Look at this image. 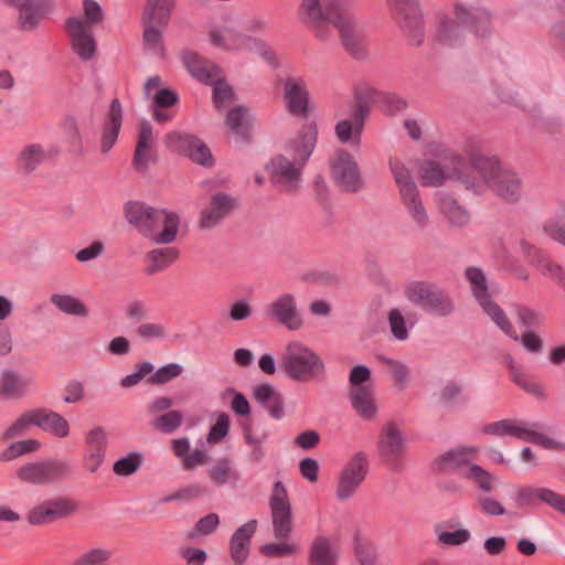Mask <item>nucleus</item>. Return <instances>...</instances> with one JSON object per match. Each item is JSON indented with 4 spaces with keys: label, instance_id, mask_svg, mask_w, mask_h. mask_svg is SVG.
I'll list each match as a JSON object with an SVG mask.
<instances>
[{
    "label": "nucleus",
    "instance_id": "338daca9",
    "mask_svg": "<svg viewBox=\"0 0 565 565\" xmlns=\"http://www.w3.org/2000/svg\"><path fill=\"white\" fill-rule=\"evenodd\" d=\"M352 119H354L352 117ZM335 135L342 143H348L351 140L355 145L360 143L361 137L358 139L355 136V120L342 119L335 125Z\"/></svg>",
    "mask_w": 565,
    "mask_h": 565
},
{
    "label": "nucleus",
    "instance_id": "423d86ee",
    "mask_svg": "<svg viewBox=\"0 0 565 565\" xmlns=\"http://www.w3.org/2000/svg\"><path fill=\"white\" fill-rule=\"evenodd\" d=\"M175 0H147L140 22L143 49L154 55H164L163 32L167 29Z\"/></svg>",
    "mask_w": 565,
    "mask_h": 565
},
{
    "label": "nucleus",
    "instance_id": "e433bc0d",
    "mask_svg": "<svg viewBox=\"0 0 565 565\" xmlns=\"http://www.w3.org/2000/svg\"><path fill=\"white\" fill-rule=\"evenodd\" d=\"M349 397L353 409L364 420H371L377 413L373 387L350 388Z\"/></svg>",
    "mask_w": 565,
    "mask_h": 565
},
{
    "label": "nucleus",
    "instance_id": "1a4fd4ad",
    "mask_svg": "<svg viewBox=\"0 0 565 565\" xmlns=\"http://www.w3.org/2000/svg\"><path fill=\"white\" fill-rule=\"evenodd\" d=\"M466 278L470 282L472 294L483 311L508 337L518 341L516 332L505 312L491 299L484 273L479 267H468Z\"/></svg>",
    "mask_w": 565,
    "mask_h": 565
},
{
    "label": "nucleus",
    "instance_id": "7c9ffc66",
    "mask_svg": "<svg viewBox=\"0 0 565 565\" xmlns=\"http://www.w3.org/2000/svg\"><path fill=\"white\" fill-rule=\"evenodd\" d=\"M34 426L58 438L70 435L68 422L58 413L49 408L32 409Z\"/></svg>",
    "mask_w": 565,
    "mask_h": 565
},
{
    "label": "nucleus",
    "instance_id": "2eb2a0df",
    "mask_svg": "<svg viewBox=\"0 0 565 565\" xmlns=\"http://www.w3.org/2000/svg\"><path fill=\"white\" fill-rule=\"evenodd\" d=\"M395 12L399 26L414 45L424 41V23L422 12L416 0H387Z\"/></svg>",
    "mask_w": 565,
    "mask_h": 565
},
{
    "label": "nucleus",
    "instance_id": "6e6d98bb",
    "mask_svg": "<svg viewBox=\"0 0 565 565\" xmlns=\"http://www.w3.org/2000/svg\"><path fill=\"white\" fill-rule=\"evenodd\" d=\"M227 51H248L253 52V44L256 38L242 34L235 30L226 29Z\"/></svg>",
    "mask_w": 565,
    "mask_h": 565
},
{
    "label": "nucleus",
    "instance_id": "de8ad7c7",
    "mask_svg": "<svg viewBox=\"0 0 565 565\" xmlns=\"http://www.w3.org/2000/svg\"><path fill=\"white\" fill-rule=\"evenodd\" d=\"M41 444L36 439H24L19 440L10 444L1 454H0V460L1 461H11L13 459H17L18 457L35 452L40 448Z\"/></svg>",
    "mask_w": 565,
    "mask_h": 565
},
{
    "label": "nucleus",
    "instance_id": "c9c22d12",
    "mask_svg": "<svg viewBox=\"0 0 565 565\" xmlns=\"http://www.w3.org/2000/svg\"><path fill=\"white\" fill-rule=\"evenodd\" d=\"M152 143V126L149 121L143 120L140 124L137 145L132 158V167L137 171L146 170L148 168Z\"/></svg>",
    "mask_w": 565,
    "mask_h": 565
},
{
    "label": "nucleus",
    "instance_id": "39448f33",
    "mask_svg": "<svg viewBox=\"0 0 565 565\" xmlns=\"http://www.w3.org/2000/svg\"><path fill=\"white\" fill-rule=\"evenodd\" d=\"M75 472L72 459L46 458L23 463L15 470L14 478L25 484L51 486L73 479Z\"/></svg>",
    "mask_w": 565,
    "mask_h": 565
},
{
    "label": "nucleus",
    "instance_id": "72a5a7b5",
    "mask_svg": "<svg viewBox=\"0 0 565 565\" xmlns=\"http://www.w3.org/2000/svg\"><path fill=\"white\" fill-rule=\"evenodd\" d=\"M32 380L23 379L17 371L4 369L0 374V397L4 399H18L26 395Z\"/></svg>",
    "mask_w": 565,
    "mask_h": 565
},
{
    "label": "nucleus",
    "instance_id": "680f3d73",
    "mask_svg": "<svg viewBox=\"0 0 565 565\" xmlns=\"http://www.w3.org/2000/svg\"><path fill=\"white\" fill-rule=\"evenodd\" d=\"M388 323L393 337L399 341L408 338V330L405 318L397 308H393L388 312Z\"/></svg>",
    "mask_w": 565,
    "mask_h": 565
},
{
    "label": "nucleus",
    "instance_id": "4d7b16f0",
    "mask_svg": "<svg viewBox=\"0 0 565 565\" xmlns=\"http://www.w3.org/2000/svg\"><path fill=\"white\" fill-rule=\"evenodd\" d=\"M218 524V515L216 513H209L196 521L194 527L188 533V539L194 540L200 535H210L216 530Z\"/></svg>",
    "mask_w": 565,
    "mask_h": 565
},
{
    "label": "nucleus",
    "instance_id": "ea45409f",
    "mask_svg": "<svg viewBox=\"0 0 565 565\" xmlns=\"http://www.w3.org/2000/svg\"><path fill=\"white\" fill-rule=\"evenodd\" d=\"M435 396L437 404L449 411L465 406L469 401L468 396L463 394L462 385L456 382H448Z\"/></svg>",
    "mask_w": 565,
    "mask_h": 565
},
{
    "label": "nucleus",
    "instance_id": "7ed1b4c3",
    "mask_svg": "<svg viewBox=\"0 0 565 565\" xmlns=\"http://www.w3.org/2000/svg\"><path fill=\"white\" fill-rule=\"evenodd\" d=\"M353 6V0H301L297 17L318 40L327 41L332 36L340 17Z\"/></svg>",
    "mask_w": 565,
    "mask_h": 565
},
{
    "label": "nucleus",
    "instance_id": "052dcab7",
    "mask_svg": "<svg viewBox=\"0 0 565 565\" xmlns=\"http://www.w3.org/2000/svg\"><path fill=\"white\" fill-rule=\"evenodd\" d=\"M183 371L179 363H169L158 369L149 379L151 384H166L178 377Z\"/></svg>",
    "mask_w": 565,
    "mask_h": 565
},
{
    "label": "nucleus",
    "instance_id": "4468645a",
    "mask_svg": "<svg viewBox=\"0 0 565 565\" xmlns=\"http://www.w3.org/2000/svg\"><path fill=\"white\" fill-rule=\"evenodd\" d=\"M77 503L67 497H55L33 507L26 515L31 525L51 524L71 518L77 511Z\"/></svg>",
    "mask_w": 565,
    "mask_h": 565
},
{
    "label": "nucleus",
    "instance_id": "ddd939ff",
    "mask_svg": "<svg viewBox=\"0 0 565 565\" xmlns=\"http://www.w3.org/2000/svg\"><path fill=\"white\" fill-rule=\"evenodd\" d=\"M269 508L275 537L277 540L288 539L292 531V509L282 481H276L273 484Z\"/></svg>",
    "mask_w": 565,
    "mask_h": 565
},
{
    "label": "nucleus",
    "instance_id": "20e7f679",
    "mask_svg": "<svg viewBox=\"0 0 565 565\" xmlns=\"http://www.w3.org/2000/svg\"><path fill=\"white\" fill-rule=\"evenodd\" d=\"M279 366L296 382L313 381L326 372V364L320 355L300 341H291L286 345Z\"/></svg>",
    "mask_w": 565,
    "mask_h": 565
},
{
    "label": "nucleus",
    "instance_id": "774afa93",
    "mask_svg": "<svg viewBox=\"0 0 565 565\" xmlns=\"http://www.w3.org/2000/svg\"><path fill=\"white\" fill-rule=\"evenodd\" d=\"M230 430V416L226 413L218 415L216 423L211 427L207 435L209 443H220Z\"/></svg>",
    "mask_w": 565,
    "mask_h": 565
},
{
    "label": "nucleus",
    "instance_id": "c85d7f7f",
    "mask_svg": "<svg viewBox=\"0 0 565 565\" xmlns=\"http://www.w3.org/2000/svg\"><path fill=\"white\" fill-rule=\"evenodd\" d=\"M257 530V520H249L241 525L231 536L230 553L231 558L236 565L246 562L250 551L252 537Z\"/></svg>",
    "mask_w": 565,
    "mask_h": 565
},
{
    "label": "nucleus",
    "instance_id": "8fccbe9b",
    "mask_svg": "<svg viewBox=\"0 0 565 565\" xmlns=\"http://www.w3.org/2000/svg\"><path fill=\"white\" fill-rule=\"evenodd\" d=\"M143 462L142 454L132 451L115 461L113 470L117 476L128 477L136 473Z\"/></svg>",
    "mask_w": 565,
    "mask_h": 565
},
{
    "label": "nucleus",
    "instance_id": "6ab92c4d",
    "mask_svg": "<svg viewBox=\"0 0 565 565\" xmlns=\"http://www.w3.org/2000/svg\"><path fill=\"white\" fill-rule=\"evenodd\" d=\"M66 33L71 40L72 50L82 61H90L96 53V41L92 28L81 18L70 17L65 20Z\"/></svg>",
    "mask_w": 565,
    "mask_h": 565
},
{
    "label": "nucleus",
    "instance_id": "c756f323",
    "mask_svg": "<svg viewBox=\"0 0 565 565\" xmlns=\"http://www.w3.org/2000/svg\"><path fill=\"white\" fill-rule=\"evenodd\" d=\"M455 13L460 23L477 36L483 38L490 33V13L487 10L480 8L467 9L457 4Z\"/></svg>",
    "mask_w": 565,
    "mask_h": 565
},
{
    "label": "nucleus",
    "instance_id": "473e14b6",
    "mask_svg": "<svg viewBox=\"0 0 565 565\" xmlns=\"http://www.w3.org/2000/svg\"><path fill=\"white\" fill-rule=\"evenodd\" d=\"M253 397L259 405L267 409L268 414L274 419L284 417V397L271 384L263 383L255 386Z\"/></svg>",
    "mask_w": 565,
    "mask_h": 565
},
{
    "label": "nucleus",
    "instance_id": "5701e85b",
    "mask_svg": "<svg viewBox=\"0 0 565 565\" xmlns=\"http://www.w3.org/2000/svg\"><path fill=\"white\" fill-rule=\"evenodd\" d=\"M284 100L287 111L295 117L306 118L309 114V92L300 77H287L284 82Z\"/></svg>",
    "mask_w": 565,
    "mask_h": 565
},
{
    "label": "nucleus",
    "instance_id": "79ce46f5",
    "mask_svg": "<svg viewBox=\"0 0 565 565\" xmlns=\"http://www.w3.org/2000/svg\"><path fill=\"white\" fill-rule=\"evenodd\" d=\"M401 201L408 212L412 220L419 228H425L429 223V217L419 195V190L401 194Z\"/></svg>",
    "mask_w": 565,
    "mask_h": 565
},
{
    "label": "nucleus",
    "instance_id": "bf43d9fd",
    "mask_svg": "<svg viewBox=\"0 0 565 565\" xmlns=\"http://www.w3.org/2000/svg\"><path fill=\"white\" fill-rule=\"evenodd\" d=\"M30 426H34L32 411L24 412L8 429L4 430L2 438L8 440L21 436Z\"/></svg>",
    "mask_w": 565,
    "mask_h": 565
},
{
    "label": "nucleus",
    "instance_id": "4c0bfd02",
    "mask_svg": "<svg viewBox=\"0 0 565 565\" xmlns=\"http://www.w3.org/2000/svg\"><path fill=\"white\" fill-rule=\"evenodd\" d=\"M438 203L440 212L451 226L461 228L470 222V213L451 194L439 193Z\"/></svg>",
    "mask_w": 565,
    "mask_h": 565
},
{
    "label": "nucleus",
    "instance_id": "9d476101",
    "mask_svg": "<svg viewBox=\"0 0 565 565\" xmlns=\"http://www.w3.org/2000/svg\"><path fill=\"white\" fill-rule=\"evenodd\" d=\"M370 470V462L366 452L353 454L341 469L335 489V497L339 501L350 500L362 486Z\"/></svg>",
    "mask_w": 565,
    "mask_h": 565
},
{
    "label": "nucleus",
    "instance_id": "9b49d317",
    "mask_svg": "<svg viewBox=\"0 0 565 565\" xmlns=\"http://www.w3.org/2000/svg\"><path fill=\"white\" fill-rule=\"evenodd\" d=\"M164 143L171 151L188 157L199 166L211 168L215 163L210 148L195 135L171 131L166 136Z\"/></svg>",
    "mask_w": 565,
    "mask_h": 565
},
{
    "label": "nucleus",
    "instance_id": "37998d69",
    "mask_svg": "<svg viewBox=\"0 0 565 565\" xmlns=\"http://www.w3.org/2000/svg\"><path fill=\"white\" fill-rule=\"evenodd\" d=\"M462 28L457 21L450 20L445 17L439 22V26L436 33V40L445 46H457L461 43Z\"/></svg>",
    "mask_w": 565,
    "mask_h": 565
},
{
    "label": "nucleus",
    "instance_id": "a878e982",
    "mask_svg": "<svg viewBox=\"0 0 565 565\" xmlns=\"http://www.w3.org/2000/svg\"><path fill=\"white\" fill-rule=\"evenodd\" d=\"M563 499L564 495L558 494L548 488L524 486L515 493L514 502L518 508H532L537 502H543L561 513Z\"/></svg>",
    "mask_w": 565,
    "mask_h": 565
},
{
    "label": "nucleus",
    "instance_id": "e2e57ef3",
    "mask_svg": "<svg viewBox=\"0 0 565 565\" xmlns=\"http://www.w3.org/2000/svg\"><path fill=\"white\" fill-rule=\"evenodd\" d=\"M153 371V365L149 361H143L136 365V371L128 374L120 380V386L122 388H131L138 385L146 375Z\"/></svg>",
    "mask_w": 565,
    "mask_h": 565
},
{
    "label": "nucleus",
    "instance_id": "f704fd0d",
    "mask_svg": "<svg viewBox=\"0 0 565 565\" xmlns=\"http://www.w3.org/2000/svg\"><path fill=\"white\" fill-rule=\"evenodd\" d=\"M457 160H460L462 162L463 171L466 173H471L470 167L468 168L460 157L452 158V170L448 174H446L445 170L443 169L439 162L434 160H426L422 163L419 168L422 184L424 186H439L444 183L446 178L452 180L450 178V174L455 171L456 167H459L458 163L456 162Z\"/></svg>",
    "mask_w": 565,
    "mask_h": 565
},
{
    "label": "nucleus",
    "instance_id": "6e6552de",
    "mask_svg": "<svg viewBox=\"0 0 565 565\" xmlns=\"http://www.w3.org/2000/svg\"><path fill=\"white\" fill-rule=\"evenodd\" d=\"M372 104H380L382 111L388 116L404 111L408 106L407 100L395 93L380 92L371 86L356 88L352 117L355 120V136L358 139L362 135L365 118Z\"/></svg>",
    "mask_w": 565,
    "mask_h": 565
},
{
    "label": "nucleus",
    "instance_id": "f257e3e1",
    "mask_svg": "<svg viewBox=\"0 0 565 565\" xmlns=\"http://www.w3.org/2000/svg\"><path fill=\"white\" fill-rule=\"evenodd\" d=\"M456 162L459 167L455 168L450 178L459 182L466 190L475 194H481L487 188H490L497 195L508 202L519 201L522 181L515 172L503 169L497 157H488L479 151L471 152V173L463 171V164L460 160Z\"/></svg>",
    "mask_w": 565,
    "mask_h": 565
},
{
    "label": "nucleus",
    "instance_id": "f3484780",
    "mask_svg": "<svg viewBox=\"0 0 565 565\" xmlns=\"http://www.w3.org/2000/svg\"><path fill=\"white\" fill-rule=\"evenodd\" d=\"M266 316L290 331H298L303 320L298 309L296 297L285 292L277 296L265 309Z\"/></svg>",
    "mask_w": 565,
    "mask_h": 565
},
{
    "label": "nucleus",
    "instance_id": "0e129e2a",
    "mask_svg": "<svg viewBox=\"0 0 565 565\" xmlns=\"http://www.w3.org/2000/svg\"><path fill=\"white\" fill-rule=\"evenodd\" d=\"M135 331L145 341L163 340L167 337L166 328L160 323L145 322L139 324Z\"/></svg>",
    "mask_w": 565,
    "mask_h": 565
},
{
    "label": "nucleus",
    "instance_id": "b1692460",
    "mask_svg": "<svg viewBox=\"0 0 565 565\" xmlns=\"http://www.w3.org/2000/svg\"><path fill=\"white\" fill-rule=\"evenodd\" d=\"M180 60L189 74L203 84H212L216 77L222 75L220 66L195 51L182 50L180 52Z\"/></svg>",
    "mask_w": 565,
    "mask_h": 565
},
{
    "label": "nucleus",
    "instance_id": "69168bd1",
    "mask_svg": "<svg viewBox=\"0 0 565 565\" xmlns=\"http://www.w3.org/2000/svg\"><path fill=\"white\" fill-rule=\"evenodd\" d=\"M471 537L467 529H459L452 532L441 531L438 533V543L447 546H458L468 542Z\"/></svg>",
    "mask_w": 565,
    "mask_h": 565
},
{
    "label": "nucleus",
    "instance_id": "5fc2aeb1",
    "mask_svg": "<svg viewBox=\"0 0 565 565\" xmlns=\"http://www.w3.org/2000/svg\"><path fill=\"white\" fill-rule=\"evenodd\" d=\"M183 420V414L180 411H170L157 417L152 423V428L163 434H171L177 430Z\"/></svg>",
    "mask_w": 565,
    "mask_h": 565
},
{
    "label": "nucleus",
    "instance_id": "cd10ccee",
    "mask_svg": "<svg viewBox=\"0 0 565 565\" xmlns=\"http://www.w3.org/2000/svg\"><path fill=\"white\" fill-rule=\"evenodd\" d=\"M124 119V111L118 98H114L110 103L109 110L102 125L100 131V152L107 153L115 146Z\"/></svg>",
    "mask_w": 565,
    "mask_h": 565
},
{
    "label": "nucleus",
    "instance_id": "4be33fe9",
    "mask_svg": "<svg viewBox=\"0 0 565 565\" xmlns=\"http://www.w3.org/2000/svg\"><path fill=\"white\" fill-rule=\"evenodd\" d=\"M317 125L315 122L303 127L299 134L287 141L285 154L296 164L305 168L317 143Z\"/></svg>",
    "mask_w": 565,
    "mask_h": 565
},
{
    "label": "nucleus",
    "instance_id": "0eeeda50",
    "mask_svg": "<svg viewBox=\"0 0 565 565\" xmlns=\"http://www.w3.org/2000/svg\"><path fill=\"white\" fill-rule=\"evenodd\" d=\"M406 299L427 315L446 318L456 310V305L448 291L428 280H415L405 287Z\"/></svg>",
    "mask_w": 565,
    "mask_h": 565
},
{
    "label": "nucleus",
    "instance_id": "603ef678",
    "mask_svg": "<svg viewBox=\"0 0 565 565\" xmlns=\"http://www.w3.org/2000/svg\"><path fill=\"white\" fill-rule=\"evenodd\" d=\"M211 85L213 86L212 100L214 107L220 110L224 109L235 98L233 87L225 82L222 75L216 77Z\"/></svg>",
    "mask_w": 565,
    "mask_h": 565
},
{
    "label": "nucleus",
    "instance_id": "f8f14e48",
    "mask_svg": "<svg viewBox=\"0 0 565 565\" xmlns=\"http://www.w3.org/2000/svg\"><path fill=\"white\" fill-rule=\"evenodd\" d=\"M331 175L335 185L343 192L356 193L364 188V181L354 157L340 149L330 162Z\"/></svg>",
    "mask_w": 565,
    "mask_h": 565
},
{
    "label": "nucleus",
    "instance_id": "393cba45",
    "mask_svg": "<svg viewBox=\"0 0 565 565\" xmlns=\"http://www.w3.org/2000/svg\"><path fill=\"white\" fill-rule=\"evenodd\" d=\"M471 450L467 448L449 449L436 457L431 462V470L440 475H461L472 465Z\"/></svg>",
    "mask_w": 565,
    "mask_h": 565
},
{
    "label": "nucleus",
    "instance_id": "aec40b11",
    "mask_svg": "<svg viewBox=\"0 0 565 565\" xmlns=\"http://www.w3.org/2000/svg\"><path fill=\"white\" fill-rule=\"evenodd\" d=\"M333 28L338 29L343 47L353 58L366 56L365 36L351 10L345 11Z\"/></svg>",
    "mask_w": 565,
    "mask_h": 565
},
{
    "label": "nucleus",
    "instance_id": "c03bdc74",
    "mask_svg": "<svg viewBox=\"0 0 565 565\" xmlns=\"http://www.w3.org/2000/svg\"><path fill=\"white\" fill-rule=\"evenodd\" d=\"M50 300L60 311L66 315L82 318H86L89 315V310L86 305L72 295L55 294L51 296Z\"/></svg>",
    "mask_w": 565,
    "mask_h": 565
},
{
    "label": "nucleus",
    "instance_id": "dca6fc26",
    "mask_svg": "<svg viewBox=\"0 0 565 565\" xmlns=\"http://www.w3.org/2000/svg\"><path fill=\"white\" fill-rule=\"evenodd\" d=\"M270 182L282 191L295 192L298 189L303 168L291 161L286 154L273 157L265 166Z\"/></svg>",
    "mask_w": 565,
    "mask_h": 565
},
{
    "label": "nucleus",
    "instance_id": "a211bd4d",
    "mask_svg": "<svg viewBox=\"0 0 565 565\" xmlns=\"http://www.w3.org/2000/svg\"><path fill=\"white\" fill-rule=\"evenodd\" d=\"M405 450L403 434L393 422L382 428L379 441V451L382 461L392 471H399L403 467L402 456Z\"/></svg>",
    "mask_w": 565,
    "mask_h": 565
},
{
    "label": "nucleus",
    "instance_id": "a19ab883",
    "mask_svg": "<svg viewBox=\"0 0 565 565\" xmlns=\"http://www.w3.org/2000/svg\"><path fill=\"white\" fill-rule=\"evenodd\" d=\"M179 249L175 247H160L151 249L146 255V260L150 263L146 268V273L153 275L156 273L163 271L179 258Z\"/></svg>",
    "mask_w": 565,
    "mask_h": 565
},
{
    "label": "nucleus",
    "instance_id": "f03ea898",
    "mask_svg": "<svg viewBox=\"0 0 565 565\" xmlns=\"http://www.w3.org/2000/svg\"><path fill=\"white\" fill-rule=\"evenodd\" d=\"M124 216L140 235L157 244H170L177 238L180 217L174 212L160 210L141 201H128Z\"/></svg>",
    "mask_w": 565,
    "mask_h": 565
},
{
    "label": "nucleus",
    "instance_id": "864d4df0",
    "mask_svg": "<svg viewBox=\"0 0 565 565\" xmlns=\"http://www.w3.org/2000/svg\"><path fill=\"white\" fill-rule=\"evenodd\" d=\"M463 477L477 483L483 492H491L493 489L494 477L477 463L470 465Z\"/></svg>",
    "mask_w": 565,
    "mask_h": 565
},
{
    "label": "nucleus",
    "instance_id": "09e8293b",
    "mask_svg": "<svg viewBox=\"0 0 565 565\" xmlns=\"http://www.w3.org/2000/svg\"><path fill=\"white\" fill-rule=\"evenodd\" d=\"M243 433L245 443L252 447L248 455L249 460L254 463L260 462L265 457V449L262 446V443L268 438V431H264L262 435L256 436L252 433L249 425H244Z\"/></svg>",
    "mask_w": 565,
    "mask_h": 565
},
{
    "label": "nucleus",
    "instance_id": "2f4dec72",
    "mask_svg": "<svg viewBox=\"0 0 565 565\" xmlns=\"http://www.w3.org/2000/svg\"><path fill=\"white\" fill-rule=\"evenodd\" d=\"M47 152L40 143L24 146L15 159V171L18 174L28 177L33 174L46 160Z\"/></svg>",
    "mask_w": 565,
    "mask_h": 565
},
{
    "label": "nucleus",
    "instance_id": "412c9836",
    "mask_svg": "<svg viewBox=\"0 0 565 565\" xmlns=\"http://www.w3.org/2000/svg\"><path fill=\"white\" fill-rule=\"evenodd\" d=\"M237 207V200L225 192H216L211 195L209 205L201 212L199 226L202 230H211L217 226L225 217Z\"/></svg>",
    "mask_w": 565,
    "mask_h": 565
},
{
    "label": "nucleus",
    "instance_id": "bb28decb",
    "mask_svg": "<svg viewBox=\"0 0 565 565\" xmlns=\"http://www.w3.org/2000/svg\"><path fill=\"white\" fill-rule=\"evenodd\" d=\"M17 7L18 25L23 31L36 29L42 19L54 11V3L50 0H23Z\"/></svg>",
    "mask_w": 565,
    "mask_h": 565
},
{
    "label": "nucleus",
    "instance_id": "3c124183",
    "mask_svg": "<svg viewBox=\"0 0 565 565\" xmlns=\"http://www.w3.org/2000/svg\"><path fill=\"white\" fill-rule=\"evenodd\" d=\"M209 476L216 486H223L238 479L237 472L232 468V463L227 458L217 460L216 465L210 469Z\"/></svg>",
    "mask_w": 565,
    "mask_h": 565
},
{
    "label": "nucleus",
    "instance_id": "13d9d810",
    "mask_svg": "<svg viewBox=\"0 0 565 565\" xmlns=\"http://www.w3.org/2000/svg\"><path fill=\"white\" fill-rule=\"evenodd\" d=\"M513 436L521 440L541 445L546 448H554L556 445L553 439L546 437L545 435L533 429L523 428L519 426L514 427Z\"/></svg>",
    "mask_w": 565,
    "mask_h": 565
},
{
    "label": "nucleus",
    "instance_id": "49530a36",
    "mask_svg": "<svg viewBox=\"0 0 565 565\" xmlns=\"http://www.w3.org/2000/svg\"><path fill=\"white\" fill-rule=\"evenodd\" d=\"M390 169L394 177L396 184L398 185L399 195L403 193L417 190V185L411 174V171L398 160L391 159Z\"/></svg>",
    "mask_w": 565,
    "mask_h": 565
},
{
    "label": "nucleus",
    "instance_id": "a18cd8bd",
    "mask_svg": "<svg viewBox=\"0 0 565 565\" xmlns=\"http://www.w3.org/2000/svg\"><path fill=\"white\" fill-rule=\"evenodd\" d=\"M245 111L246 109L242 105H237L236 107L232 108L227 113L225 124L232 134H234L243 142H248L250 135L249 126L244 120Z\"/></svg>",
    "mask_w": 565,
    "mask_h": 565
},
{
    "label": "nucleus",
    "instance_id": "58836bf2",
    "mask_svg": "<svg viewBox=\"0 0 565 565\" xmlns=\"http://www.w3.org/2000/svg\"><path fill=\"white\" fill-rule=\"evenodd\" d=\"M339 555L333 551L331 542L326 536H317L308 555V565H338Z\"/></svg>",
    "mask_w": 565,
    "mask_h": 565
}]
</instances>
